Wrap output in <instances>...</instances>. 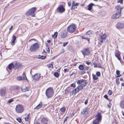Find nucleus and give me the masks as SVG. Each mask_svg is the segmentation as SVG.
Instances as JSON below:
<instances>
[{
	"label": "nucleus",
	"instance_id": "nucleus-40",
	"mask_svg": "<svg viewBox=\"0 0 124 124\" xmlns=\"http://www.w3.org/2000/svg\"><path fill=\"white\" fill-rule=\"evenodd\" d=\"M58 35V33L57 32H55L54 33V37L55 38H56L57 37Z\"/></svg>",
	"mask_w": 124,
	"mask_h": 124
},
{
	"label": "nucleus",
	"instance_id": "nucleus-62",
	"mask_svg": "<svg viewBox=\"0 0 124 124\" xmlns=\"http://www.w3.org/2000/svg\"><path fill=\"white\" fill-rule=\"evenodd\" d=\"M47 42H48V43H50V42H51V41L50 40H48L47 41Z\"/></svg>",
	"mask_w": 124,
	"mask_h": 124
},
{
	"label": "nucleus",
	"instance_id": "nucleus-58",
	"mask_svg": "<svg viewBox=\"0 0 124 124\" xmlns=\"http://www.w3.org/2000/svg\"><path fill=\"white\" fill-rule=\"evenodd\" d=\"M79 3H76L75 6H78L79 5Z\"/></svg>",
	"mask_w": 124,
	"mask_h": 124
},
{
	"label": "nucleus",
	"instance_id": "nucleus-28",
	"mask_svg": "<svg viewBox=\"0 0 124 124\" xmlns=\"http://www.w3.org/2000/svg\"><path fill=\"white\" fill-rule=\"evenodd\" d=\"M92 76L93 79L96 80L98 79V77L96 75L94 74H92Z\"/></svg>",
	"mask_w": 124,
	"mask_h": 124
},
{
	"label": "nucleus",
	"instance_id": "nucleus-6",
	"mask_svg": "<svg viewBox=\"0 0 124 124\" xmlns=\"http://www.w3.org/2000/svg\"><path fill=\"white\" fill-rule=\"evenodd\" d=\"M76 27L75 25L73 24L69 26L67 28L68 31L70 33H73L76 30Z\"/></svg>",
	"mask_w": 124,
	"mask_h": 124
},
{
	"label": "nucleus",
	"instance_id": "nucleus-64",
	"mask_svg": "<svg viewBox=\"0 0 124 124\" xmlns=\"http://www.w3.org/2000/svg\"><path fill=\"white\" fill-rule=\"evenodd\" d=\"M68 5L69 6H70L71 5V3H70L69 2L68 3Z\"/></svg>",
	"mask_w": 124,
	"mask_h": 124
},
{
	"label": "nucleus",
	"instance_id": "nucleus-63",
	"mask_svg": "<svg viewBox=\"0 0 124 124\" xmlns=\"http://www.w3.org/2000/svg\"><path fill=\"white\" fill-rule=\"evenodd\" d=\"M13 27V26L12 25L11 26V28L9 29V30H11L12 29Z\"/></svg>",
	"mask_w": 124,
	"mask_h": 124
},
{
	"label": "nucleus",
	"instance_id": "nucleus-4",
	"mask_svg": "<svg viewBox=\"0 0 124 124\" xmlns=\"http://www.w3.org/2000/svg\"><path fill=\"white\" fill-rule=\"evenodd\" d=\"M15 110L16 113H21L23 112L24 109L23 107L21 105H18L16 107Z\"/></svg>",
	"mask_w": 124,
	"mask_h": 124
},
{
	"label": "nucleus",
	"instance_id": "nucleus-2",
	"mask_svg": "<svg viewBox=\"0 0 124 124\" xmlns=\"http://www.w3.org/2000/svg\"><path fill=\"white\" fill-rule=\"evenodd\" d=\"M96 117V118L93 121V124H99V122L101 120L102 116L100 113H97Z\"/></svg>",
	"mask_w": 124,
	"mask_h": 124
},
{
	"label": "nucleus",
	"instance_id": "nucleus-42",
	"mask_svg": "<svg viewBox=\"0 0 124 124\" xmlns=\"http://www.w3.org/2000/svg\"><path fill=\"white\" fill-rule=\"evenodd\" d=\"M96 75L98 77H100L101 75V73L100 72L98 71L96 72Z\"/></svg>",
	"mask_w": 124,
	"mask_h": 124
},
{
	"label": "nucleus",
	"instance_id": "nucleus-35",
	"mask_svg": "<svg viewBox=\"0 0 124 124\" xmlns=\"http://www.w3.org/2000/svg\"><path fill=\"white\" fill-rule=\"evenodd\" d=\"M16 120L19 123H21L22 121V119L20 118H16Z\"/></svg>",
	"mask_w": 124,
	"mask_h": 124
},
{
	"label": "nucleus",
	"instance_id": "nucleus-38",
	"mask_svg": "<svg viewBox=\"0 0 124 124\" xmlns=\"http://www.w3.org/2000/svg\"><path fill=\"white\" fill-rule=\"evenodd\" d=\"M60 110L61 112H65V108H62L60 109Z\"/></svg>",
	"mask_w": 124,
	"mask_h": 124
},
{
	"label": "nucleus",
	"instance_id": "nucleus-12",
	"mask_svg": "<svg viewBox=\"0 0 124 124\" xmlns=\"http://www.w3.org/2000/svg\"><path fill=\"white\" fill-rule=\"evenodd\" d=\"M116 27L118 29L123 28L124 27V24L121 23H118L116 25Z\"/></svg>",
	"mask_w": 124,
	"mask_h": 124
},
{
	"label": "nucleus",
	"instance_id": "nucleus-14",
	"mask_svg": "<svg viewBox=\"0 0 124 124\" xmlns=\"http://www.w3.org/2000/svg\"><path fill=\"white\" fill-rule=\"evenodd\" d=\"M121 14L116 12L115 14L113 15L112 17V18L114 19H117L119 18L121 16Z\"/></svg>",
	"mask_w": 124,
	"mask_h": 124
},
{
	"label": "nucleus",
	"instance_id": "nucleus-50",
	"mask_svg": "<svg viewBox=\"0 0 124 124\" xmlns=\"http://www.w3.org/2000/svg\"><path fill=\"white\" fill-rule=\"evenodd\" d=\"M76 116V115H75V113H72L71 115V117H73L74 116Z\"/></svg>",
	"mask_w": 124,
	"mask_h": 124
},
{
	"label": "nucleus",
	"instance_id": "nucleus-53",
	"mask_svg": "<svg viewBox=\"0 0 124 124\" xmlns=\"http://www.w3.org/2000/svg\"><path fill=\"white\" fill-rule=\"evenodd\" d=\"M46 50L47 51V52H48V53H49L50 52V49L48 47H47L46 48Z\"/></svg>",
	"mask_w": 124,
	"mask_h": 124
},
{
	"label": "nucleus",
	"instance_id": "nucleus-19",
	"mask_svg": "<svg viewBox=\"0 0 124 124\" xmlns=\"http://www.w3.org/2000/svg\"><path fill=\"white\" fill-rule=\"evenodd\" d=\"M119 106L121 108L124 109V100H122L120 102Z\"/></svg>",
	"mask_w": 124,
	"mask_h": 124
},
{
	"label": "nucleus",
	"instance_id": "nucleus-52",
	"mask_svg": "<svg viewBox=\"0 0 124 124\" xmlns=\"http://www.w3.org/2000/svg\"><path fill=\"white\" fill-rule=\"evenodd\" d=\"M85 62L87 65H90L91 63V62H88L87 61H85Z\"/></svg>",
	"mask_w": 124,
	"mask_h": 124
},
{
	"label": "nucleus",
	"instance_id": "nucleus-47",
	"mask_svg": "<svg viewBox=\"0 0 124 124\" xmlns=\"http://www.w3.org/2000/svg\"><path fill=\"white\" fill-rule=\"evenodd\" d=\"M68 42H64L63 43V46H66L68 43Z\"/></svg>",
	"mask_w": 124,
	"mask_h": 124
},
{
	"label": "nucleus",
	"instance_id": "nucleus-39",
	"mask_svg": "<svg viewBox=\"0 0 124 124\" xmlns=\"http://www.w3.org/2000/svg\"><path fill=\"white\" fill-rule=\"evenodd\" d=\"M29 116L27 115L26 117H25L24 118L25 119L26 121H28L29 119Z\"/></svg>",
	"mask_w": 124,
	"mask_h": 124
},
{
	"label": "nucleus",
	"instance_id": "nucleus-33",
	"mask_svg": "<svg viewBox=\"0 0 124 124\" xmlns=\"http://www.w3.org/2000/svg\"><path fill=\"white\" fill-rule=\"evenodd\" d=\"M81 38H82V39H86L87 40L88 42H89V38L85 37V36H82Z\"/></svg>",
	"mask_w": 124,
	"mask_h": 124
},
{
	"label": "nucleus",
	"instance_id": "nucleus-3",
	"mask_svg": "<svg viewBox=\"0 0 124 124\" xmlns=\"http://www.w3.org/2000/svg\"><path fill=\"white\" fill-rule=\"evenodd\" d=\"M46 96L48 98L52 97L53 94V90L52 88L50 87L47 89L46 90Z\"/></svg>",
	"mask_w": 124,
	"mask_h": 124
},
{
	"label": "nucleus",
	"instance_id": "nucleus-9",
	"mask_svg": "<svg viewBox=\"0 0 124 124\" xmlns=\"http://www.w3.org/2000/svg\"><path fill=\"white\" fill-rule=\"evenodd\" d=\"M65 9L62 5H60L57 9V11L59 13L63 12L65 11Z\"/></svg>",
	"mask_w": 124,
	"mask_h": 124
},
{
	"label": "nucleus",
	"instance_id": "nucleus-46",
	"mask_svg": "<svg viewBox=\"0 0 124 124\" xmlns=\"http://www.w3.org/2000/svg\"><path fill=\"white\" fill-rule=\"evenodd\" d=\"M119 79L118 78H117L116 79V83L117 85L119 84Z\"/></svg>",
	"mask_w": 124,
	"mask_h": 124
},
{
	"label": "nucleus",
	"instance_id": "nucleus-30",
	"mask_svg": "<svg viewBox=\"0 0 124 124\" xmlns=\"http://www.w3.org/2000/svg\"><path fill=\"white\" fill-rule=\"evenodd\" d=\"M116 74L117 75L116 76L117 77H120L121 75H120V71L118 70H117L116 71Z\"/></svg>",
	"mask_w": 124,
	"mask_h": 124
},
{
	"label": "nucleus",
	"instance_id": "nucleus-8",
	"mask_svg": "<svg viewBox=\"0 0 124 124\" xmlns=\"http://www.w3.org/2000/svg\"><path fill=\"white\" fill-rule=\"evenodd\" d=\"M40 124H48L47 122L48 121L47 119L46 118L41 116L40 118Z\"/></svg>",
	"mask_w": 124,
	"mask_h": 124
},
{
	"label": "nucleus",
	"instance_id": "nucleus-26",
	"mask_svg": "<svg viewBox=\"0 0 124 124\" xmlns=\"http://www.w3.org/2000/svg\"><path fill=\"white\" fill-rule=\"evenodd\" d=\"M78 91V89L77 88L72 91V93L73 94H75L77 93Z\"/></svg>",
	"mask_w": 124,
	"mask_h": 124
},
{
	"label": "nucleus",
	"instance_id": "nucleus-32",
	"mask_svg": "<svg viewBox=\"0 0 124 124\" xmlns=\"http://www.w3.org/2000/svg\"><path fill=\"white\" fill-rule=\"evenodd\" d=\"M78 68L79 69L81 70H82L84 69V67L82 65H79L78 67Z\"/></svg>",
	"mask_w": 124,
	"mask_h": 124
},
{
	"label": "nucleus",
	"instance_id": "nucleus-10",
	"mask_svg": "<svg viewBox=\"0 0 124 124\" xmlns=\"http://www.w3.org/2000/svg\"><path fill=\"white\" fill-rule=\"evenodd\" d=\"M23 77H22L21 76H18L17 77V79L19 81H21L22 80H24L26 79L27 80H28L26 78L25 73L24 72L23 73Z\"/></svg>",
	"mask_w": 124,
	"mask_h": 124
},
{
	"label": "nucleus",
	"instance_id": "nucleus-17",
	"mask_svg": "<svg viewBox=\"0 0 124 124\" xmlns=\"http://www.w3.org/2000/svg\"><path fill=\"white\" fill-rule=\"evenodd\" d=\"M7 90L5 89H1L0 90V94L1 96L5 95L6 93Z\"/></svg>",
	"mask_w": 124,
	"mask_h": 124
},
{
	"label": "nucleus",
	"instance_id": "nucleus-29",
	"mask_svg": "<svg viewBox=\"0 0 124 124\" xmlns=\"http://www.w3.org/2000/svg\"><path fill=\"white\" fill-rule=\"evenodd\" d=\"M45 106V105L43 104L41 102H40L39 103V108H43Z\"/></svg>",
	"mask_w": 124,
	"mask_h": 124
},
{
	"label": "nucleus",
	"instance_id": "nucleus-61",
	"mask_svg": "<svg viewBox=\"0 0 124 124\" xmlns=\"http://www.w3.org/2000/svg\"><path fill=\"white\" fill-rule=\"evenodd\" d=\"M67 71V69H64L63 71L64 72V73H65Z\"/></svg>",
	"mask_w": 124,
	"mask_h": 124
},
{
	"label": "nucleus",
	"instance_id": "nucleus-55",
	"mask_svg": "<svg viewBox=\"0 0 124 124\" xmlns=\"http://www.w3.org/2000/svg\"><path fill=\"white\" fill-rule=\"evenodd\" d=\"M86 72L85 71V70H84L81 72V74H83L85 73Z\"/></svg>",
	"mask_w": 124,
	"mask_h": 124
},
{
	"label": "nucleus",
	"instance_id": "nucleus-23",
	"mask_svg": "<svg viewBox=\"0 0 124 124\" xmlns=\"http://www.w3.org/2000/svg\"><path fill=\"white\" fill-rule=\"evenodd\" d=\"M29 87H25L23 89H22V91L23 92H25L27 91H29Z\"/></svg>",
	"mask_w": 124,
	"mask_h": 124
},
{
	"label": "nucleus",
	"instance_id": "nucleus-57",
	"mask_svg": "<svg viewBox=\"0 0 124 124\" xmlns=\"http://www.w3.org/2000/svg\"><path fill=\"white\" fill-rule=\"evenodd\" d=\"M88 69L89 68L88 67H86L85 68L84 70H88Z\"/></svg>",
	"mask_w": 124,
	"mask_h": 124
},
{
	"label": "nucleus",
	"instance_id": "nucleus-48",
	"mask_svg": "<svg viewBox=\"0 0 124 124\" xmlns=\"http://www.w3.org/2000/svg\"><path fill=\"white\" fill-rule=\"evenodd\" d=\"M112 91L110 90H109L108 92V94L110 95H111L112 94Z\"/></svg>",
	"mask_w": 124,
	"mask_h": 124
},
{
	"label": "nucleus",
	"instance_id": "nucleus-1",
	"mask_svg": "<svg viewBox=\"0 0 124 124\" xmlns=\"http://www.w3.org/2000/svg\"><path fill=\"white\" fill-rule=\"evenodd\" d=\"M36 10V8L33 7L32 8L26 13V15L28 16L31 15L32 16L34 17L35 16L34 13Z\"/></svg>",
	"mask_w": 124,
	"mask_h": 124
},
{
	"label": "nucleus",
	"instance_id": "nucleus-44",
	"mask_svg": "<svg viewBox=\"0 0 124 124\" xmlns=\"http://www.w3.org/2000/svg\"><path fill=\"white\" fill-rule=\"evenodd\" d=\"M48 67L49 68H53V65L52 64H49L48 65Z\"/></svg>",
	"mask_w": 124,
	"mask_h": 124
},
{
	"label": "nucleus",
	"instance_id": "nucleus-25",
	"mask_svg": "<svg viewBox=\"0 0 124 124\" xmlns=\"http://www.w3.org/2000/svg\"><path fill=\"white\" fill-rule=\"evenodd\" d=\"M14 64L13 63H11V64H9L8 66V67L9 70H11Z\"/></svg>",
	"mask_w": 124,
	"mask_h": 124
},
{
	"label": "nucleus",
	"instance_id": "nucleus-45",
	"mask_svg": "<svg viewBox=\"0 0 124 124\" xmlns=\"http://www.w3.org/2000/svg\"><path fill=\"white\" fill-rule=\"evenodd\" d=\"M13 101V99H11L9 100L7 102L8 103H10L12 102Z\"/></svg>",
	"mask_w": 124,
	"mask_h": 124
},
{
	"label": "nucleus",
	"instance_id": "nucleus-36",
	"mask_svg": "<svg viewBox=\"0 0 124 124\" xmlns=\"http://www.w3.org/2000/svg\"><path fill=\"white\" fill-rule=\"evenodd\" d=\"M73 3H74V2H73L72 6L71 8V9L72 10H74V9L75 8V5L73 4Z\"/></svg>",
	"mask_w": 124,
	"mask_h": 124
},
{
	"label": "nucleus",
	"instance_id": "nucleus-31",
	"mask_svg": "<svg viewBox=\"0 0 124 124\" xmlns=\"http://www.w3.org/2000/svg\"><path fill=\"white\" fill-rule=\"evenodd\" d=\"M84 87V86H82V85H78L77 88L78 89V90H81L83 89V87Z\"/></svg>",
	"mask_w": 124,
	"mask_h": 124
},
{
	"label": "nucleus",
	"instance_id": "nucleus-7",
	"mask_svg": "<svg viewBox=\"0 0 124 124\" xmlns=\"http://www.w3.org/2000/svg\"><path fill=\"white\" fill-rule=\"evenodd\" d=\"M82 53L84 55H87L90 53L91 50L88 48H85L82 51Z\"/></svg>",
	"mask_w": 124,
	"mask_h": 124
},
{
	"label": "nucleus",
	"instance_id": "nucleus-60",
	"mask_svg": "<svg viewBox=\"0 0 124 124\" xmlns=\"http://www.w3.org/2000/svg\"><path fill=\"white\" fill-rule=\"evenodd\" d=\"M88 103V101L87 100H86L85 102V104L86 105L87 104V103Z\"/></svg>",
	"mask_w": 124,
	"mask_h": 124
},
{
	"label": "nucleus",
	"instance_id": "nucleus-34",
	"mask_svg": "<svg viewBox=\"0 0 124 124\" xmlns=\"http://www.w3.org/2000/svg\"><path fill=\"white\" fill-rule=\"evenodd\" d=\"M46 58V56H40L39 55V59H45Z\"/></svg>",
	"mask_w": 124,
	"mask_h": 124
},
{
	"label": "nucleus",
	"instance_id": "nucleus-43",
	"mask_svg": "<svg viewBox=\"0 0 124 124\" xmlns=\"http://www.w3.org/2000/svg\"><path fill=\"white\" fill-rule=\"evenodd\" d=\"M68 116H67L64 119V120L63 123H64L68 119Z\"/></svg>",
	"mask_w": 124,
	"mask_h": 124
},
{
	"label": "nucleus",
	"instance_id": "nucleus-37",
	"mask_svg": "<svg viewBox=\"0 0 124 124\" xmlns=\"http://www.w3.org/2000/svg\"><path fill=\"white\" fill-rule=\"evenodd\" d=\"M54 76L56 77H58L59 76V75L57 72H55L54 74Z\"/></svg>",
	"mask_w": 124,
	"mask_h": 124
},
{
	"label": "nucleus",
	"instance_id": "nucleus-51",
	"mask_svg": "<svg viewBox=\"0 0 124 124\" xmlns=\"http://www.w3.org/2000/svg\"><path fill=\"white\" fill-rule=\"evenodd\" d=\"M70 86L71 87H73L74 88L76 86L74 84H71L70 85Z\"/></svg>",
	"mask_w": 124,
	"mask_h": 124
},
{
	"label": "nucleus",
	"instance_id": "nucleus-41",
	"mask_svg": "<svg viewBox=\"0 0 124 124\" xmlns=\"http://www.w3.org/2000/svg\"><path fill=\"white\" fill-rule=\"evenodd\" d=\"M92 31H89L87 32L86 33V34L89 35L91 34L92 33L91 32Z\"/></svg>",
	"mask_w": 124,
	"mask_h": 124
},
{
	"label": "nucleus",
	"instance_id": "nucleus-20",
	"mask_svg": "<svg viewBox=\"0 0 124 124\" xmlns=\"http://www.w3.org/2000/svg\"><path fill=\"white\" fill-rule=\"evenodd\" d=\"M16 39V36L15 35H13L12 37L11 40V44L12 46H13L14 44V43Z\"/></svg>",
	"mask_w": 124,
	"mask_h": 124
},
{
	"label": "nucleus",
	"instance_id": "nucleus-18",
	"mask_svg": "<svg viewBox=\"0 0 124 124\" xmlns=\"http://www.w3.org/2000/svg\"><path fill=\"white\" fill-rule=\"evenodd\" d=\"M120 54L118 50H116V51L115 56L117 57L119 60H121V58L120 56Z\"/></svg>",
	"mask_w": 124,
	"mask_h": 124
},
{
	"label": "nucleus",
	"instance_id": "nucleus-54",
	"mask_svg": "<svg viewBox=\"0 0 124 124\" xmlns=\"http://www.w3.org/2000/svg\"><path fill=\"white\" fill-rule=\"evenodd\" d=\"M104 97L107 100L108 99V96L107 95H105L104 96Z\"/></svg>",
	"mask_w": 124,
	"mask_h": 124
},
{
	"label": "nucleus",
	"instance_id": "nucleus-16",
	"mask_svg": "<svg viewBox=\"0 0 124 124\" xmlns=\"http://www.w3.org/2000/svg\"><path fill=\"white\" fill-rule=\"evenodd\" d=\"M116 8L117 12L121 14V10L123 8L122 7L120 6H118L116 7Z\"/></svg>",
	"mask_w": 124,
	"mask_h": 124
},
{
	"label": "nucleus",
	"instance_id": "nucleus-5",
	"mask_svg": "<svg viewBox=\"0 0 124 124\" xmlns=\"http://www.w3.org/2000/svg\"><path fill=\"white\" fill-rule=\"evenodd\" d=\"M77 83L78 85H81L85 87L87 85L88 82L86 80L82 79L78 80Z\"/></svg>",
	"mask_w": 124,
	"mask_h": 124
},
{
	"label": "nucleus",
	"instance_id": "nucleus-13",
	"mask_svg": "<svg viewBox=\"0 0 124 124\" xmlns=\"http://www.w3.org/2000/svg\"><path fill=\"white\" fill-rule=\"evenodd\" d=\"M67 32L64 31H62L61 33L60 36V37L62 38H64L67 36Z\"/></svg>",
	"mask_w": 124,
	"mask_h": 124
},
{
	"label": "nucleus",
	"instance_id": "nucleus-56",
	"mask_svg": "<svg viewBox=\"0 0 124 124\" xmlns=\"http://www.w3.org/2000/svg\"><path fill=\"white\" fill-rule=\"evenodd\" d=\"M123 1V0H119L118 1V2L120 3H122Z\"/></svg>",
	"mask_w": 124,
	"mask_h": 124
},
{
	"label": "nucleus",
	"instance_id": "nucleus-27",
	"mask_svg": "<svg viewBox=\"0 0 124 124\" xmlns=\"http://www.w3.org/2000/svg\"><path fill=\"white\" fill-rule=\"evenodd\" d=\"M37 47H30V49L31 52H33L36 51L37 50Z\"/></svg>",
	"mask_w": 124,
	"mask_h": 124
},
{
	"label": "nucleus",
	"instance_id": "nucleus-11",
	"mask_svg": "<svg viewBox=\"0 0 124 124\" xmlns=\"http://www.w3.org/2000/svg\"><path fill=\"white\" fill-rule=\"evenodd\" d=\"M29 42H31L32 43H33L32 46H37L38 45V43L36 42L37 40L36 39H32L29 40Z\"/></svg>",
	"mask_w": 124,
	"mask_h": 124
},
{
	"label": "nucleus",
	"instance_id": "nucleus-49",
	"mask_svg": "<svg viewBox=\"0 0 124 124\" xmlns=\"http://www.w3.org/2000/svg\"><path fill=\"white\" fill-rule=\"evenodd\" d=\"M39 108V104H38L37 106L34 108V109L35 110H38V109Z\"/></svg>",
	"mask_w": 124,
	"mask_h": 124
},
{
	"label": "nucleus",
	"instance_id": "nucleus-59",
	"mask_svg": "<svg viewBox=\"0 0 124 124\" xmlns=\"http://www.w3.org/2000/svg\"><path fill=\"white\" fill-rule=\"evenodd\" d=\"M108 106L109 107V108H110L111 106V104H110V103H109V105H108Z\"/></svg>",
	"mask_w": 124,
	"mask_h": 124
},
{
	"label": "nucleus",
	"instance_id": "nucleus-24",
	"mask_svg": "<svg viewBox=\"0 0 124 124\" xmlns=\"http://www.w3.org/2000/svg\"><path fill=\"white\" fill-rule=\"evenodd\" d=\"M94 5V4L92 3H90L89 5L88 9L89 11H90L92 9V6Z\"/></svg>",
	"mask_w": 124,
	"mask_h": 124
},
{
	"label": "nucleus",
	"instance_id": "nucleus-21",
	"mask_svg": "<svg viewBox=\"0 0 124 124\" xmlns=\"http://www.w3.org/2000/svg\"><path fill=\"white\" fill-rule=\"evenodd\" d=\"M100 38L101 39V42L102 43L103 42V40L106 39V36L105 34H104L100 36Z\"/></svg>",
	"mask_w": 124,
	"mask_h": 124
},
{
	"label": "nucleus",
	"instance_id": "nucleus-22",
	"mask_svg": "<svg viewBox=\"0 0 124 124\" xmlns=\"http://www.w3.org/2000/svg\"><path fill=\"white\" fill-rule=\"evenodd\" d=\"M87 109L86 108H85L83 110V111L81 112V113L82 114H86L88 113Z\"/></svg>",
	"mask_w": 124,
	"mask_h": 124
},
{
	"label": "nucleus",
	"instance_id": "nucleus-15",
	"mask_svg": "<svg viewBox=\"0 0 124 124\" xmlns=\"http://www.w3.org/2000/svg\"><path fill=\"white\" fill-rule=\"evenodd\" d=\"M39 75L38 74L36 73L32 77V78L35 82L38 81L39 79Z\"/></svg>",
	"mask_w": 124,
	"mask_h": 124
}]
</instances>
